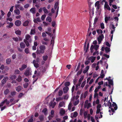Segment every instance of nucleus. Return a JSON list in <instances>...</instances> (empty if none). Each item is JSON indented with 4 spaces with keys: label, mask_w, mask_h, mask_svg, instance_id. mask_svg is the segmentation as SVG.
I'll return each mask as SVG.
<instances>
[{
    "label": "nucleus",
    "mask_w": 122,
    "mask_h": 122,
    "mask_svg": "<svg viewBox=\"0 0 122 122\" xmlns=\"http://www.w3.org/2000/svg\"><path fill=\"white\" fill-rule=\"evenodd\" d=\"M111 103L110 102V101L109 100L108 101V105H110L109 108H110L111 111L112 112H114V109L115 110H116L117 109V105L116 103L114 102H113L112 104H111Z\"/></svg>",
    "instance_id": "obj_1"
},
{
    "label": "nucleus",
    "mask_w": 122,
    "mask_h": 122,
    "mask_svg": "<svg viewBox=\"0 0 122 122\" xmlns=\"http://www.w3.org/2000/svg\"><path fill=\"white\" fill-rule=\"evenodd\" d=\"M97 43V41H94L93 42V45H92L90 47V50L92 52L94 51V50L96 51L97 50L99 47V46L96 45Z\"/></svg>",
    "instance_id": "obj_2"
},
{
    "label": "nucleus",
    "mask_w": 122,
    "mask_h": 122,
    "mask_svg": "<svg viewBox=\"0 0 122 122\" xmlns=\"http://www.w3.org/2000/svg\"><path fill=\"white\" fill-rule=\"evenodd\" d=\"M27 41L29 42H31L32 41L30 36L29 34H27L25 35V39H24V41L26 46H28L29 44Z\"/></svg>",
    "instance_id": "obj_3"
},
{
    "label": "nucleus",
    "mask_w": 122,
    "mask_h": 122,
    "mask_svg": "<svg viewBox=\"0 0 122 122\" xmlns=\"http://www.w3.org/2000/svg\"><path fill=\"white\" fill-rule=\"evenodd\" d=\"M40 50L37 49L36 53L38 54H43L44 52V50L45 49V46L44 45H41L39 46Z\"/></svg>",
    "instance_id": "obj_4"
},
{
    "label": "nucleus",
    "mask_w": 122,
    "mask_h": 122,
    "mask_svg": "<svg viewBox=\"0 0 122 122\" xmlns=\"http://www.w3.org/2000/svg\"><path fill=\"white\" fill-rule=\"evenodd\" d=\"M115 28L116 27L114 26V24L113 23V22H111L110 25V28L111 30V34H112L111 38V41L112 39L113 36V34L115 31Z\"/></svg>",
    "instance_id": "obj_5"
},
{
    "label": "nucleus",
    "mask_w": 122,
    "mask_h": 122,
    "mask_svg": "<svg viewBox=\"0 0 122 122\" xmlns=\"http://www.w3.org/2000/svg\"><path fill=\"white\" fill-rule=\"evenodd\" d=\"M105 80H107L108 82H106L104 84V86H110L109 85H108L109 84L110 85H112L113 84V82L112 80L110 79L109 78H106L104 79Z\"/></svg>",
    "instance_id": "obj_6"
},
{
    "label": "nucleus",
    "mask_w": 122,
    "mask_h": 122,
    "mask_svg": "<svg viewBox=\"0 0 122 122\" xmlns=\"http://www.w3.org/2000/svg\"><path fill=\"white\" fill-rule=\"evenodd\" d=\"M95 6L98 12H99V13L102 10L100 6L99 2L97 1L96 2L95 4Z\"/></svg>",
    "instance_id": "obj_7"
},
{
    "label": "nucleus",
    "mask_w": 122,
    "mask_h": 122,
    "mask_svg": "<svg viewBox=\"0 0 122 122\" xmlns=\"http://www.w3.org/2000/svg\"><path fill=\"white\" fill-rule=\"evenodd\" d=\"M91 106V104L90 103H88V100H86L85 103L84 107L87 108V109L89 108Z\"/></svg>",
    "instance_id": "obj_8"
},
{
    "label": "nucleus",
    "mask_w": 122,
    "mask_h": 122,
    "mask_svg": "<svg viewBox=\"0 0 122 122\" xmlns=\"http://www.w3.org/2000/svg\"><path fill=\"white\" fill-rule=\"evenodd\" d=\"M97 110L96 114H97L100 113V111L102 110V109L101 108V104H99L97 105Z\"/></svg>",
    "instance_id": "obj_9"
},
{
    "label": "nucleus",
    "mask_w": 122,
    "mask_h": 122,
    "mask_svg": "<svg viewBox=\"0 0 122 122\" xmlns=\"http://www.w3.org/2000/svg\"><path fill=\"white\" fill-rule=\"evenodd\" d=\"M104 38V36L103 34H101L98 37L97 40L98 43L100 44Z\"/></svg>",
    "instance_id": "obj_10"
},
{
    "label": "nucleus",
    "mask_w": 122,
    "mask_h": 122,
    "mask_svg": "<svg viewBox=\"0 0 122 122\" xmlns=\"http://www.w3.org/2000/svg\"><path fill=\"white\" fill-rule=\"evenodd\" d=\"M107 98L105 97L104 99H102L101 101V102H104L103 105H104L105 107H106L108 105V102H107Z\"/></svg>",
    "instance_id": "obj_11"
},
{
    "label": "nucleus",
    "mask_w": 122,
    "mask_h": 122,
    "mask_svg": "<svg viewBox=\"0 0 122 122\" xmlns=\"http://www.w3.org/2000/svg\"><path fill=\"white\" fill-rule=\"evenodd\" d=\"M31 72V70L30 68H28L24 73V74L26 76H28L30 75V72Z\"/></svg>",
    "instance_id": "obj_12"
},
{
    "label": "nucleus",
    "mask_w": 122,
    "mask_h": 122,
    "mask_svg": "<svg viewBox=\"0 0 122 122\" xmlns=\"http://www.w3.org/2000/svg\"><path fill=\"white\" fill-rule=\"evenodd\" d=\"M15 7L16 9H19L20 10H23L24 8L22 6L19 4H16L15 5Z\"/></svg>",
    "instance_id": "obj_13"
},
{
    "label": "nucleus",
    "mask_w": 122,
    "mask_h": 122,
    "mask_svg": "<svg viewBox=\"0 0 122 122\" xmlns=\"http://www.w3.org/2000/svg\"><path fill=\"white\" fill-rule=\"evenodd\" d=\"M104 8L105 10L107 9L109 10H111V8L108 5V3L107 2H105L104 5Z\"/></svg>",
    "instance_id": "obj_14"
},
{
    "label": "nucleus",
    "mask_w": 122,
    "mask_h": 122,
    "mask_svg": "<svg viewBox=\"0 0 122 122\" xmlns=\"http://www.w3.org/2000/svg\"><path fill=\"white\" fill-rule=\"evenodd\" d=\"M27 67V65L25 64H22L20 67L19 68V70L20 71H22Z\"/></svg>",
    "instance_id": "obj_15"
},
{
    "label": "nucleus",
    "mask_w": 122,
    "mask_h": 122,
    "mask_svg": "<svg viewBox=\"0 0 122 122\" xmlns=\"http://www.w3.org/2000/svg\"><path fill=\"white\" fill-rule=\"evenodd\" d=\"M37 61L35 60H34L33 62L34 66L36 68H37L39 67V64L37 63L38 60H37Z\"/></svg>",
    "instance_id": "obj_16"
},
{
    "label": "nucleus",
    "mask_w": 122,
    "mask_h": 122,
    "mask_svg": "<svg viewBox=\"0 0 122 122\" xmlns=\"http://www.w3.org/2000/svg\"><path fill=\"white\" fill-rule=\"evenodd\" d=\"M96 58L95 57L91 56L88 58V59L89 60L91 61L92 63H93L95 60Z\"/></svg>",
    "instance_id": "obj_17"
},
{
    "label": "nucleus",
    "mask_w": 122,
    "mask_h": 122,
    "mask_svg": "<svg viewBox=\"0 0 122 122\" xmlns=\"http://www.w3.org/2000/svg\"><path fill=\"white\" fill-rule=\"evenodd\" d=\"M65 112V111L64 109L62 108L60 109V113L61 116H62L64 115Z\"/></svg>",
    "instance_id": "obj_18"
},
{
    "label": "nucleus",
    "mask_w": 122,
    "mask_h": 122,
    "mask_svg": "<svg viewBox=\"0 0 122 122\" xmlns=\"http://www.w3.org/2000/svg\"><path fill=\"white\" fill-rule=\"evenodd\" d=\"M87 94V92L86 91L85 92L84 94H82L81 95V98L82 99V98H86Z\"/></svg>",
    "instance_id": "obj_19"
},
{
    "label": "nucleus",
    "mask_w": 122,
    "mask_h": 122,
    "mask_svg": "<svg viewBox=\"0 0 122 122\" xmlns=\"http://www.w3.org/2000/svg\"><path fill=\"white\" fill-rule=\"evenodd\" d=\"M65 103L63 102H61L59 104L58 107H65Z\"/></svg>",
    "instance_id": "obj_20"
},
{
    "label": "nucleus",
    "mask_w": 122,
    "mask_h": 122,
    "mask_svg": "<svg viewBox=\"0 0 122 122\" xmlns=\"http://www.w3.org/2000/svg\"><path fill=\"white\" fill-rule=\"evenodd\" d=\"M21 24V21L19 20H16L15 22V25L17 26H19Z\"/></svg>",
    "instance_id": "obj_21"
},
{
    "label": "nucleus",
    "mask_w": 122,
    "mask_h": 122,
    "mask_svg": "<svg viewBox=\"0 0 122 122\" xmlns=\"http://www.w3.org/2000/svg\"><path fill=\"white\" fill-rule=\"evenodd\" d=\"M8 77L7 76L5 77L4 79L2 80L1 81V82L2 84H4L6 82V81L8 79Z\"/></svg>",
    "instance_id": "obj_22"
},
{
    "label": "nucleus",
    "mask_w": 122,
    "mask_h": 122,
    "mask_svg": "<svg viewBox=\"0 0 122 122\" xmlns=\"http://www.w3.org/2000/svg\"><path fill=\"white\" fill-rule=\"evenodd\" d=\"M105 76V75L104 73V71L102 70H101V73L100 74V76L99 77H100V78H103Z\"/></svg>",
    "instance_id": "obj_23"
},
{
    "label": "nucleus",
    "mask_w": 122,
    "mask_h": 122,
    "mask_svg": "<svg viewBox=\"0 0 122 122\" xmlns=\"http://www.w3.org/2000/svg\"><path fill=\"white\" fill-rule=\"evenodd\" d=\"M77 115V113L76 112H75L71 114V117H76Z\"/></svg>",
    "instance_id": "obj_24"
},
{
    "label": "nucleus",
    "mask_w": 122,
    "mask_h": 122,
    "mask_svg": "<svg viewBox=\"0 0 122 122\" xmlns=\"http://www.w3.org/2000/svg\"><path fill=\"white\" fill-rule=\"evenodd\" d=\"M14 13L17 15H19L20 14V11L19 10L16 9L14 10Z\"/></svg>",
    "instance_id": "obj_25"
},
{
    "label": "nucleus",
    "mask_w": 122,
    "mask_h": 122,
    "mask_svg": "<svg viewBox=\"0 0 122 122\" xmlns=\"http://www.w3.org/2000/svg\"><path fill=\"white\" fill-rule=\"evenodd\" d=\"M56 104V102L53 103L52 102H51L49 104L50 106L52 107V108H54V107Z\"/></svg>",
    "instance_id": "obj_26"
},
{
    "label": "nucleus",
    "mask_w": 122,
    "mask_h": 122,
    "mask_svg": "<svg viewBox=\"0 0 122 122\" xmlns=\"http://www.w3.org/2000/svg\"><path fill=\"white\" fill-rule=\"evenodd\" d=\"M16 90L18 92H19L21 90V87L20 86H19L16 88Z\"/></svg>",
    "instance_id": "obj_27"
},
{
    "label": "nucleus",
    "mask_w": 122,
    "mask_h": 122,
    "mask_svg": "<svg viewBox=\"0 0 122 122\" xmlns=\"http://www.w3.org/2000/svg\"><path fill=\"white\" fill-rule=\"evenodd\" d=\"M100 117H98L97 114L95 116V119L96 120L98 119V118H100L102 117V112H100Z\"/></svg>",
    "instance_id": "obj_28"
},
{
    "label": "nucleus",
    "mask_w": 122,
    "mask_h": 122,
    "mask_svg": "<svg viewBox=\"0 0 122 122\" xmlns=\"http://www.w3.org/2000/svg\"><path fill=\"white\" fill-rule=\"evenodd\" d=\"M42 9L44 12L46 14H47L49 13V12L45 7L43 8Z\"/></svg>",
    "instance_id": "obj_29"
},
{
    "label": "nucleus",
    "mask_w": 122,
    "mask_h": 122,
    "mask_svg": "<svg viewBox=\"0 0 122 122\" xmlns=\"http://www.w3.org/2000/svg\"><path fill=\"white\" fill-rule=\"evenodd\" d=\"M30 12L33 14H34L35 13L36 9L35 8H31L30 10Z\"/></svg>",
    "instance_id": "obj_30"
},
{
    "label": "nucleus",
    "mask_w": 122,
    "mask_h": 122,
    "mask_svg": "<svg viewBox=\"0 0 122 122\" xmlns=\"http://www.w3.org/2000/svg\"><path fill=\"white\" fill-rule=\"evenodd\" d=\"M69 89V88L67 87H64L63 89V90L64 93H66L68 91Z\"/></svg>",
    "instance_id": "obj_31"
},
{
    "label": "nucleus",
    "mask_w": 122,
    "mask_h": 122,
    "mask_svg": "<svg viewBox=\"0 0 122 122\" xmlns=\"http://www.w3.org/2000/svg\"><path fill=\"white\" fill-rule=\"evenodd\" d=\"M20 47L21 48H24L25 47V44L23 42H21L20 44Z\"/></svg>",
    "instance_id": "obj_32"
},
{
    "label": "nucleus",
    "mask_w": 122,
    "mask_h": 122,
    "mask_svg": "<svg viewBox=\"0 0 122 122\" xmlns=\"http://www.w3.org/2000/svg\"><path fill=\"white\" fill-rule=\"evenodd\" d=\"M110 18L109 16H106L105 17V23H107V21L109 20Z\"/></svg>",
    "instance_id": "obj_33"
},
{
    "label": "nucleus",
    "mask_w": 122,
    "mask_h": 122,
    "mask_svg": "<svg viewBox=\"0 0 122 122\" xmlns=\"http://www.w3.org/2000/svg\"><path fill=\"white\" fill-rule=\"evenodd\" d=\"M29 23V21L28 20H26L25 21L23 24V25L24 26H27Z\"/></svg>",
    "instance_id": "obj_34"
},
{
    "label": "nucleus",
    "mask_w": 122,
    "mask_h": 122,
    "mask_svg": "<svg viewBox=\"0 0 122 122\" xmlns=\"http://www.w3.org/2000/svg\"><path fill=\"white\" fill-rule=\"evenodd\" d=\"M46 20L49 22H51L52 20L51 18V17L48 16L46 18Z\"/></svg>",
    "instance_id": "obj_35"
},
{
    "label": "nucleus",
    "mask_w": 122,
    "mask_h": 122,
    "mask_svg": "<svg viewBox=\"0 0 122 122\" xmlns=\"http://www.w3.org/2000/svg\"><path fill=\"white\" fill-rule=\"evenodd\" d=\"M16 76L15 75H11L10 76V78L11 80H14L16 78Z\"/></svg>",
    "instance_id": "obj_36"
},
{
    "label": "nucleus",
    "mask_w": 122,
    "mask_h": 122,
    "mask_svg": "<svg viewBox=\"0 0 122 122\" xmlns=\"http://www.w3.org/2000/svg\"><path fill=\"white\" fill-rule=\"evenodd\" d=\"M22 80V77L21 76L19 75L18 76L17 78L16 79V80L19 82L20 81Z\"/></svg>",
    "instance_id": "obj_37"
},
{
    "label": "nucleus",
    "mask_w": 122,
    "mask_h": 122,
    "mask_svg": "<svg viewBox=\"0 0 122 122\" xmlns=\"http://www.w3.org/2000/svg\"><path fill=\"white\" fill-rule=\"evenodd\" d=\"M58 2H56L55 4L54 5V9L55 10H57L58 8L59 7H58Z\"/></svg>",
    "instance_id": "obj_38"
},
{
    "label": "nucleus",
    "mask_w": 122,
    "mask_h": 122,
    "mask_svg": "<svg viewBox=\"0 0 122 122\" xmlns=\"http://www.w3.org/2000/svg\"><path fill=\"white\" fill-rule=\"evenodd\" d=\"M13 24L11 22L10 23L9 25H7L6 26L8 28H11L13 26Z\"/></svg>",
    "instance_id": "obj_39"
},
{
    "label": "nucleus",
    "mask_w": 122,
    "mask_h": 122,
    "mask_svg": "<svg viewBox=\"0 0 122 122\" xmlns=\"http://www.w3.org/2000/svg\"><path fill=\"white\" fill-rule=\"evenodd\" d=\"M9 92V90L8 89H6L4 91V94L5 95H6L8 94Z\"/></svg>",
    "instance_id": "obj_40"
},
{
    "label": "nucleus",
    "mask_w": 122,
    "mask_h": 122,
    "mask_svg": "<svg viewBox=\"0 0 122 122\" xmlns=\"http://www.w3.org/2000/svg\"><path fill=\"white\" fill-rule=\"evenodd\" d=\"M11 61V60L10 58H8L6 60V63L7 64H9Z\"/></svg>",
    "instance_id": "obj_41"
},
{
    "label": "nucleus",
    "mask_w": 122,
    "mask_h": 122,
    "mask_svg": "<svg viewBox=\"0 0 122 122\" xmlns=\"http://www.w3.org/2000/svg\"><path fill=\"white\" fill-rule=\"evenodd\" d=\"M16 92L15 91H13L11 92V95L12 96H15Z\"/></svg>",
    "instance_id": "obj_42"
},
{
    "label": "nucleus",
    "mask_w": 122,
    "mask_h": 122,
    "mask_svg": "<svg viewBox=\"0 0 122 122\" xmlns=\"http://www.w3.org/2000/svg\"><path fill=\"white\" fill-rule=\"evenodd\" d=\"M105 49L107 53L109 52L110 51V48L107 47L105 48Z\"/></svg>",
    "instance_id": "obj_43"
},
{
    "label": "nucleus",
    "mask_w": 122,
    "mask_h": 122,
    "mask_svg": "<svg viewBox=\"0 0 122 122\" xmlns=\"http://www.w3.org/2000/svg\"><path fill=\"white\" fill-rule=\"evenodd\" d=\"M35 33V30L34 29H32L30 31V34L33 35Z\"/></svg>",
    "instance_id": "obj_44"
},
{
    "label": "nucleus",
    "mask_w": 122,
    "mask_h": 122,
    "mask_svg": "<svg viewBox=\"0 0 122 122\" xmlns=\"http://www.w3.org/2000/svg\"><path fill=\"white\" fill-rule=\"evenodd\" d=\"M15 33L17 35H20V34L21 31L20 30H17L15 31Z\"/></svg>",
    "instance_id": "obj_45"
},
{
    "label": "nucleus",
    "mask_w": 122,
    "mask_h": 122,
    "mask_svg": "<svg viewBox=\"0 0 122 122\" xmlns=\"http://www.w3.org/2000/svg\"><path fill=\"white\" fill-rule=\"evenodd\" d=\"M79 102V100H77L76 101H75L74 103V106H76L78 104Z\"/></svg>",
    "instance_id": "obj_46"
},
{
    "label": "nucleus",
    "mask_w": 122,
    "mask_h": 122,
    "mask_svg": "<svg viewBox=\"0 0 122 122\" xmlns=\"http://www.w3.org/2000/svg\"><path fill=\"white\" fill-rule=\"evenodd\" d=\"M97 32L98 34H102L103 31L101 29H97Z\"/></svg>",
    "instance_id": "obj_47"
},
{
    "label": "nucleus",
    "mask_w": 122,
    "mask_h": 122,
    "mask_svg": "<svg viewBox=\"0 0 122 122\" xmlns=\"http://www.w3.org/2000/svg\"><path fill=\"white\" fill-rule=\"evenodd\" d=\"M63 98L61 97H59L56 98V101L57 102H58L62 100Z\"/></svg>",
    "instance_id": "obj_48"
},
{
    "label": "nucleus",
    "mask_w": 122,
    "mask_h": 122,
    "mask_svg": "<svg viewBox=\"0 0 122 122\" xmlns=\"http://www.w3.org/2000/svg\"><path fill=\"white\" fill-rule=\"evenodd\" d=\"M29 85V84L28 83H26L23 84V87L24 88H27Z\"/></svg>",
    "instance_id": "obj_49"
},
{
    "label": "nucleus",
    "mask_w": 122,
    "mask_h": 122,
    "mask_svg": "<svg viewBox=\"0 0 122 122\" xmlns=\"http://www.w3.org/2000/svg\"><path fill=\"white\" fill-rule=\"evenodd\" d=\"M72 107V104L70 102L68 106V109L69 110H70Z\"/></svg>",
    "instance_id": "obj_50"
},
{
    "label": "nucleus",
    "mask_w": 122,
    "mask_h": 122,
    "mask_svg": "<svg viewBox=\"0 0 122 122\" xmlns=\"http://www.w3.org/2000/svg\"><path fill=\"white\" fill-rule=\"evenodd\" d=\"M54 38L53 37H52V39L51 41V45L52 46L53 45Z\"/></svg>",
    "instance_id": "obj_51"
},
{
    "label": "nucleus",
    "mask_w": 122,
    "mask_h": 122,
    "mask_svg": "<svg viewBox=\"0 0 122 122\" xmlns=\"http://www.w3.org/2000/svg\"><path fill=\"white\" fill-rule=\"evenodd\" d=\"M87 111L85 112L84 113V117L86 118L87 117Z\"/></svg>",
    "instance_id": "obj_52"
},
{
    "label": "nucleus",
    "mask_w": 122,
    "mask_h": 122,
    "mask_svg": "<svg viewBox=\"0 0 122 122\" xmlns=\"http://www.w3.org/2000/svg\"><path fill=\"white\" fill-rule=\"evenodd\" d=\"M4 103H6L7 105H8L9 103L10 102L9 101L7 100V99H5L4 101Z\"/></svg>",
    "instance_id": "obj_53"
},
{
    "label": "nucleus",
    "mask_w": 122,
    "mask_h": 122,
    "mask_svg": "<svg viewBox=\"0 0 122 122\" xmlns=\"http://www.w3.org/2000/svg\"><path fill=\"white\" fill-rule=\"evenodd\" d=\"M94 9L93 8L92 10H91L89 12V13L91 14H92V15H93L94 14Z\"/></svg>",
    "instance_id": "obj_54"
},
{
    "label": "nucleus",
    "mask_w": 122,
    "mask_h": 122,
    "mask_svg": "<svg viewBox=\"0 0 122 122\" xmlns=\"http://www.w3.org/2000/svg\"><path fill=\"white\" fill-rule=\"evenodd\" d=\"M25 52L27 54L29 53V51L28 48H26L25 49Z\"/></svg>",
    "instance_id": "obj_55"
},
{
    "label": "nucleus",
    "mask_w": 122,
    "mask_h": 122,
    "mask_svg": "<svg viewBox=\"0 0 122 122\" xmlns=\"http://www.w3.org/2000/svg\"><path fill=\"white\" fill-rule=\"evenodd\" d=\"M63 93V92L62 90H60L59 92L58 95L60 96H62Z\"/></svg>",
    "instance_id": "obj_56"
},
{
    "label": "nucleus",
    "mask_w": 122,
    "mask_h": 122,
    "mask_svg": "<svg viewBox=\"0 0 122 122\" xmlns=\"http://www.w3.org/2000/svg\"><path fill=\"white\" fill-rule=\"evenodd\" d=\"M98 18L97 17H96L95 19L94 20V22L93 23L94 25L96 24V23L98 21Z\"/></svg>",
    "instance_id": "obj_57"
},
{
    "label": "nucleus",
    "mask_w": 122,
    "mask_h": 122,
    "mask_svg": "<svg viewBox=\"0 0 122 122\" xmlns=\"http://www.w3.org/2000/svg\"><path fill=\"white\" fill-rule=\"evenodd\" d=\"M86 83V81H83L81 85V87L83 88L84 86Z\"/></svg>",
    "instance_id": "obj_58"
},
{
    "label": "nucleus",
    "mask_w": 122,
    "mask_h": 122,
    "mask_svg": "<svg viewBox=\"0 0 122 122\" xmlns=\"http://www.w3.org/2000/svg\"><path fill=\"white\" fill-rule=\"evenodd\" d=\"M100 25L101 28L102 29H104V24L103 23H101Z\"/></svg>",
    "instance_id": "obj_59"
},
{
    "label": "nucleus",
    "mask_w": 122,
    "mask_h": 122,
    "mask_svg": "<svg viewBox=\"0 0 122 122\" xmlns=\"http://www.w3.org/2000/svg\"><path fill=\"white\" fill-rule=\"evenodd\" d=\"M42 57L43 60L44 61H46L47 58V56H43Z\"/></svg>",
    "instance_id": "obj_60"
},
{
    "label": "nucleus",
    "mask_w": 122,
    "mask_h": 122,
    "mask_svg": "<svg viewBox=\"0 0 122 122\" xmlns=\"http://www.w3.org/2000/svg\"><path fill=\"white\" fill-rule=\"evenodd\" d=\"M68 98V96L67 95L64 96H63V98L64 99H67Z\"/></svg>",
    "instance_id": "obj_61"
},
{
    "label": "nucleus",
    "mask_w": 122,
    "mask_h": 122,
    "mask_svg": "<svg viewBox=\"0 0 122 122\" xmlns=\"http://www.w3.org/2000/svg\"><path fill=\"white\" fill-rule=\"evenodd\" d=\"M39 119L40 121H42L44 119V116L43 115H41L39 117Z\"/></svg>",
    "instance_id": "obj_62"
},
{
    "label": "nucleus",
    "mask_w": 122,
    "mask_h": 122,
    "mask_svg": "<svg viewBox=\"0 0 122 122\" xmlns=\"http://www.w3.org/2000/svg\"><path fill=\"white\" fill-rule=\"evenodd\" d=\"M24 95L22 93H20L18 96L19 98H21Z\"/></svg>",
    "instance_id": "obj_63"
},
{
    "label": "nucleus",
    "mask_w": 122,
    "mask_h": 122,
    "mask_svg": "<svg viewBox=\"0 0 122 122\" xmlns=\"http://www.w3.org/2000/svg\"><path fill=\"white\" fill-rule=\"evenodd\" d=\"M46 16L45 15H42L41 17V19L42 20H44Z\"/></svg>",
    "instance_id": "obj_64"
}]
</instances>
